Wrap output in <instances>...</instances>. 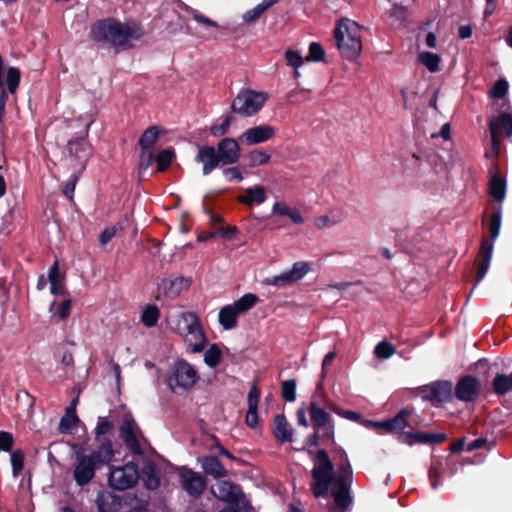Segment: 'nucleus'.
<instances>
[{"label":"nucleus","mask_w":512,"mask_h":512,"mask_svg":"<svg viewBox=\"0 0 512 512\" xmlns=\"http://www.w3.org/2000/svg\"><path fill=\"white\" fill-rule=\"evenodd\" d=\"M259 397V389L255 385L252 386L248 393V407H258Z\"/></svg>","instance_id":"nucleus-60"},{"label":"nucleus","mask_w":512,"mask_h":512,"mask_svg":"<svg viewBox=\"0 0 512 512\" xmlns=\"http://www.w3.org/2000/svg\"><path fill=\"white\" fill-rule=\"evenodd\" d=\"M71 308V300L67 299L59 304L53 303L51 306V312L60 319H66L71 313Z\"/></svg>","instance_id":"nucleus-44"},{"label":"nucleus","mask_w":512,"mask_h":512,"mask_svg":"<svg viewBox=\"0 0 512 512\" xmlns=\"http://www.w3.org/2000/svg\"><path fill=\"white\" fill-rule=\"evenodd\" d=\"M171 329L183 340L185 349L190 354L204 351L208 339L199 316L193 312H181L171 319Z\"/></svg>","instance_id":"nucleus-3"},{"label":"nucleus","mask_w":512,"mask_h":512,"mask_svg":"<svg viewBox=\"0 0 512 512\" xmlns=\"http://www.w3.org/2000/svg\"><path fill=\"white\" fill-rule=\"evenodd\" d=\"M269 95L266 92L246 89L238 93L232 102V110L242 117H251L258 113Z\"/></svg>","instance_id":"nucleus-6"},{"label":"nucleus","mask_w":512,"mask_h":512,"mask_svg":"<svg viewBox=\"0 0 512 512\" xmlns=\"http://www.w3.org/2000/svg\"><path fill=\"white\" fill-rule=\"evenodd\" d=\"M267 199L266 189L262 185H254L246 188L243 194L237 196V201L248 207L261 205Z\"/></svg>","instance_id":"nucleus-25"},{"label":"nucleus","mask_w":512,"mask_h":512,"mask_svg":"<svg viewBox=\"0 0 512 512\" xmlns=\"http://www.w3.org/2000/svg\"><path fill=\"white\" fill-rule=\"evenodd\" d=\"M493 389L499 395H505L512 390V374H497L493 380Z\"/></svg>","instance_id":"nucleus-37"},{"label":"nucleus","mask_w":512,"mask_h":512,"mask_svg":"<svg viewBox=\"0 0 512 512\" xmlns=\"http://www.w3.org/2000/svg\"><path fill=\"white\" fill-rule=\"evenodd\" d=\"M502 223V208L501 205H496L493 208L492 215L489 219V239L482 241V278L486 274L493 249H494V242L499 236L500 228Z\"/></svg>","instance_id":"nucleus-8"},{"label":"nucleus","mask_w":512,"mask_h":512,"mask_svg":"<svg viewBox=\"0 0 512 512\" xmlns=\"http://www.w3.org/2000/svg\"><path fill=\"white\" fill-rule=\"evenodd\" d=\"M120 437L134 454L141 455L143 453V447L147 441L135 420L130 416L125 417L122 422Z\"/></svg>","instance_id":"nucleus-10"},{"label":"nucleus","mask_w":512,"mask_h":512,"mask_svg":"<svg viewBox=\"0 0 512 512\" xmlns=\"http://www.w3.org/2000/svg\"><path fill=\"white\" fill-rule=\"evenodd\" d=\"M180 479L183 489L190 496L198 497L203 493L206 483L199 473L183 468L180 472Z\"/></svg>","instance_id":"nucleus-19"},{"label":"nucleus","mask_w":512,"mask_h":512,"mask_svg":"<svg viewBox=\"0 0 512 512\" xmlns=\"http://www.w3.org/2000/svg\"><path fill=\"white\" fill-rule=\"evenodd\" d=\"M270 154L262 150H252L247 154L248 167L255 168L266 165L270 161Z\"/></svg>","instance_id":"nucleus-40"},{"label":"nucleus","mask_w":512,"mask_h":512,"mask_svg":"<svg viewBox=\"0 0 512 512\" xmlns=\"http://www.w3.org/2000/svg\"><path fill=\"white\" fill-rule=\"evenodd\" d=\"M275 128L270 125H259L251 127L244 131L240 136V140L247 145H256L266 142L275 136Z\"/></svg>","instance_id":"nucleus-20"},{"label":"nucleus","mask_w":512,"mask_h":512,"mask_svg":"<svg viewBox=\"0 0 512 512\" xmlns=\"http://www.w3.org/2000/svg\"><path fill=\"white\" fill-rule=\"evenodd\" d=\"M215 233L222 238L231 239L237 233V228L235 226L218 227Z\"/></svg>","instance_id":"nucleus-58"},{"label":"nucleus","mask_w":512,"mask_h":512,"mask_svg":"<svg viewBox=\"0 0 512 512\" xmlns=\"http://www.w3.org/2000/svg\"><path fill=\"white\" fill-rule=\"evenodd\" d=\"M509 84L506 79L500 78L495 84L492 86L488 95L492 99L503 98L508 92Z\"/></svg>","instance_id":"nucleus-45"},{"label":"nucleus","mask_w":512,"mask_h":512,"mask_svg":"<svg viewBox=\"0 0 512 512\" xmlns=\"http://www.w3.org/2000/svg\"><path fill=\"white\" fill-rule=\"evenodd\" d=\"M272 214L287 217L293 224L300 225L304 223V218L300 210L296 207L289 206L285 202H275L272 206Z\"/></svg>","instance_id":"nucleus-26"},{"label":"nucleus","mask_w":512,"mask_h":512,"mask_svg":"<svg viewBox=\"0 0 512 512\" xmlns=\"http://www.w3.org/2000/svg\"><path fill=\"white\" fill-rule=\"evenodd\" d=\"M258 300L257 295L248 293L233 304L222 307L218 315L220 325L225 330L233 329L237 325L238 316L254 307Z\"/></svg>","instance_id":"nucleus-7"},{"label":"nucleus","mask_w":512,"mask_h":512,"mask_svg":"<svg viewBox=\"0 0 512 512\" xmlns=\"http://www.w3.org/2000/svg\"><path fill=\"white\" fill-rule=\"evenodd\" d=\"M420 393L424 399L431 401L432 404L441 405L452 399L453 387L449 381H438L423 386Z\"/></svg>","instance_id":"nucleus-15"},{"label":"nucleus","mask_w":512,"mask_h":512,"mask_svg":"<svg viewBox=\"0 0 512 512\" xmlns=\"http://www.w3.org/2000/svg\"><path fill=\"white\" fill-rule=\"evenodd\" d=\"M395 352V347L387 341L379 342L374 349V354L379 359H388L393 356Z\"/></svg>","instance_id":"nucleus-43"},{"label":"nucleus","mask_w":512,"mask_h":512,"mask_svg":"<svg viewBox=\"0 0 512 512\" xmlns=\"http://www.w3.org/2000/svg\"><path fill=\"white\" fill-rule=\"evenodd\" d=\"M97 467L93 456H88L87 454L77 455L73 468V479L76 484L80 487L89 484L95 476Z\"/></svg>","instance_id":"nucleus-14"},{"label":"nucleus","mask_w":512,"mask_h":512,"mask_svg":"<svg viewBox=\"0 0 512 512\" xmlns=\"http://www.w3.org/2000/svg\"><path fill=\"white\" fill-rule=\"evenodd\" d=\"M24 453L21 450H15L11 453V465L13 476L17 477L24 467Z\"/></svg>","instance_id":"nucleus-51"},{"label":"nucleus","mask_w":512,"mask_h":512,"mask_svg":"<svg viewBox=\"0 0 512 512\" xmlns=\"http://www.w3.org/2000/svg\"><path fill=\"white\" fill-rule=\"evenodd\" d=\"M343 221L340 212L331 210L329 213L314 218L313 225L318 230H324L332 226L338 225Z\"/></svg>","instance_id":"nucleus-32"},{"label":"nucleus","mask_w":512,"mask_h":512,"mask_svg":"<svg viewBox=\"0 0 512 512\" xmlns=\"http://www.w3.org/2000/svg\"><path fill=\"white\" fill-rule=\"evenodd\" d=\"M160 311L156 305H148L141 313V322L146 327H153L157 324Z\"/></svg>","instance_id":"nucleus-39"},{"label":"nucleus","mask_w":512,"mask_h":512,"mask_svg":"<svg viewBox=\"0 0 512 512\" xmlns=\"http://www.w3.org/2000/svg\"><path fill=\"white\" fill-rule=\"evenodd\" d=\"M503 107L504 109L490 120V133L494 149L499 148L501 136H512V110L508 104Z\"/></svg>","instance_id":"nucleus-12"},{"label":"nucleus","mask_w":512,"mask_h":512,"mask_svg":"<svg viewBox=\"0 0 512 512\" xmlns=\"http://www.w3.org/2000/svg\"><path fill=\"white\" fill-rule=\"evenodd\" d=\"M478 388L479 382L476 377L464 376L456 385L455 395L461 401H471L476 397Z\"/></svg>","instance_id":"nucleus-23"},{"label":"nucleus","mask_w":512,"mask_h":512,"mask_svg":"<svg viewBox=\"0 0 512 512\" xmlns=\"http://www.w3.org/2000/svg\"><path fill=\"white\" fill-rule=\"evenodd\" d=\"M112 423L105 418H100L97 427H96V435H106L112 430Z\"/></svg>","instance_id":"nucleus-56"},{"label":"nucleus","mask_w":512,"mask_h":512,"mask_svg":"<svg viewBox=\"0 0 512 512\" xmlns=\"http://www.w3.org/2000/svg\"><path fill=\"white\" fill-rule=\"evenodd\" d=\"M143 481L148 489H156L159 485V478L156 474V471L151 467L144 469Z\"/></svg>","instance_id":"nucleus-53"},{"label":"nucleus","mask_w":512,"mask_h":512,"mask_svg":"<svg viewBox=\"0 0 512 512\" xmlns=\"http://www.w3.org/2000/svg\"><path fill=\"white\" fill-rule=\"evenodd\" d=\"M222 353L219 347L216 344H211L209 348L204 353V363L211 367L215 368L221 361Z\"/></svg>","instance_id":"nucleus-42"},{"label":"nucleus","mask_w":512,"mask_h":512,"mask_svg":"<svg viewBox=\"0 0 512 512\" xmlns=\"http://www.w3.org/2000/svg\"><path fill=\"white\" fill-rule=\"evenodd\" d=\"M173 158H174V152L172 150H170V149L162 150L156 156L157 170L160 172L165 171L172 163Z\"/></svg>","instance_id":"nucleus-48"},{"label":"nucleus","mask_w":512,"mask_h":512,"mask_svg":"<svg viewBox=\"0 0 512 512\" xmlns=\"http://www.w3.org/2000/svg\"><path fill=\"white\" fill-rule=\"evenodd\" d=\"M79 419L76 415L74 405H70L66 408L65 415L61 418L59 423V431L62 434L71 433L73 429L77 427Z\"/></svg>","instance_id":"nucleus-33"},{"label":"nucleus","mask_w":512,"mask_h":512,"mask_svg":"<svg viewBox=\"0 0 512 512\" xmlns=\"http://www.w3.org/2000/svg\"><path fill=\"white\" fill-rule=\"evenodd\" d=\"M159 134V129L156 126H152L146 129L139 139V145L142 148L139 166L143 169H147L152 162L153 152L151 148L156 143Z\"/></svg>","instance_id":"nucleus-17"},{"label":"nucleus","mask_w":512,"mask_h":512,"mask_svg":"<svg viewBox=\"0 0 512 512\" xmlns=\"http://www.w3.org/2000/svg\"><path fill=\"white\" fill-rule=\"evenodd\" d=\"M20 71L16 67H10L6 74V84L10 93H15L20 82Z\"/></svg>","instance_id":"nucleus-47"},{"label":"nucleus","mask_w":512,"mask_h":512,"mask_svg":"<svg viewBox=\"0 0 512 512\" xmlns=\"http://www.w3.org/2000/svg\"><path fill=\"white\" fill-rule=\"evenodd\" d=\"M273 433L275 438L280 442H289L292 440L293 430L284 415H276L274 417Z\"/></svg>","instance_id":"nucleus-30"},{"label":"nucleus","mask_w":512,"mask_h":512,"mask_svg":"<svg viewBox=\"0 0 512 512\" xmlns=\"http://www.w3.org/2000/svg\"><path fill=\"white\" fill-rule=\"evenodd\" d=\"M334 38L346 58H355L362 51V27L351 19L343 18L337 22Z\"/></svg>","instance_id":"nucleus-4"},{"label":"nucleus","mask_w":512,"mask_h":512,"mask_svg":"<svg viewBox=\"0 0 512 512\" xmlns=\"http://www.w3.org/2000/svg\"><path fill=\"white\" fill-rule=\"evenodd\" d=\"M245 422L249 427H255L258 424L257 407H248Z\"/></svg>","instance_id":"nucleus-57"},{"label":"nucleus","mask_w":512,"mask_h":512,"mask_svg":"<svg viewBox=\"0 0 512 512\" xmlns=\"http://www.w3.org/2000/svg\"><path fill=\"white\" fill-rule=\"evenodd\" d=\"M230 122L231 117L228 116L221 124L213 125L210 129L211 134L216 137L224 135L229 129Z\"/></svg>","instance_id":"nucleus-55"},{"label":"nucleus","mask_w":512,"mask_h":512,"mask_svg":"<svg viewBox=\"0 0 512 512\" xmlns=\"http://www.w3.org/2000/svg\"><path fill=\"white\" fill-rule=\"evenodd\" d=\"M139 479L138 467L129 462L120 467L111 468L109 484L112 488L123 491L132 488Z\"/></svg>","instance_id":"nucleus-9"},{"label":"nucleus","mask_w":512,"mask_h":512,"mask_svg":"<svg viewBox=\"0 0 512 512\" xmlns=\"http://www.w3.org/2000/svg\"><path fill=\"white\" fill-rule=\"evenodd\" d=\"M116 232L117 228L115 226L108 227L103 230L99 237L100 243L102 245H106L116 235Z\"/></svg>","instance_id":"nucleus-59"},{"label":"nucleus","mask_w":512,"mask_h":512,"mask_svg":"<svg viewBox=\"0 0 512 512\" xmlns=\"http://www.w3.org/2000/svg\"><path fill=\"white\" fill-rule=\"evenodd\" d=\"M336 355H337L336 351H331L325 355L323 362H322V373H321L322 378H325V376L327 375V369L331 365V363L334 361Z\"/></svg>","instance_id":"nucleus-61"},{"label":"nucleus","mask_w":512,"mask_h":512,"mask_svg":"<svg viewBox=\"0 0 512 512\" xmlns=\"http://www.w3.org/2000/svg\"><path fill=\"white\" fill-rule=\"evenodd\" d=\"M325 405H326V407L329 410H331L332 412H334L338 416L343 417L345 419H348V420H351V421H354V422H358L362 418L361 415L358 412H354V411H351V410H343L336 403H334L333 401L326 400L325 401Z\"/></svg>","instance_id":"nucleus-41"},{"label":"nucleus","mask_w":512,"mask_h":512,"mask_svg":"<svg viewBox=\"0 0 512 512\" xmlns=\"http://www.w3.org/2000/svg\"><path fill=\"white\" fill-rule=\"evenodd\" d=\"M217 155L223 165L236 163L241 156V149L234 138H224L217 144Z\"/></svg>","instance_id":"nucleus-18"},{"label":"nucleus","mask_w":512,"mask_h":512,"mask_svg":"<svg viewBox=\"0 0 512 512\" xmlns=\"http://www.w3.org/2000/svg\"><path fill=\"white\" fill-rule=\"evenodd\" d=\"M204 472L214 478H223L227 475V470L221 464L218 458L214 456H204L198 458Z\"/></svg>","instance_id":"nucleus-27"},{"label":"nucleus","mask_w":512,"mask_h":512,"mask_svg":"<svg viewBox=\"0 0 512 512\" xmlns=\"http://www.w3.org/2000/svg\"><path fill=\"white\" fill-rule=\"evenodd\" d=\"M310 266L307 262H296L291 269L282 272L279 275L267 278L264 283L269 286H287L300 281L309 272Z\"/></svg>","instance_id":"nucleus-13"},{"label":"nucleus","mask_w":512,"mask_h":512,"mask_svg":"<svg viewBox=\"0 0 512 512\" xmlns=\"http://www.w3.org/2000/svg\"><path fill=\"white\" fill-rule=\"evenodd\" d=\"M68 149L72 156L81 161H86L90 156V146L85 138L70 141Z\"/></svg>","instance_id":"nucleus-34"},{"label":"nucleus","mask_w":512,"mask_h":512,"mask_svg":"<svg viewBox=\"0 0 512 512\" xmlns=\"http://www.w3.org/2000/svg\"><path fill=\"white\" fill-rule=\"evenodd\" d=\"M190 280L184 277L165 278L158 285L159 291L169 299H175L190 287Z\"/></svg>","instance_id":"nucleus-21"},{"label":"nucleus","mask_w":512,"mask_h":512,"mask_svg":"<svg viewBox=\"0 0 512 512\" xmlns=\"http://www.w3.org/2000/svg\"><path fill=\"white\" fill-rule=\"evenodd\" d=\"M14 444L13 435L9 432L0 431V452H9Z\"/></svg>","instance_id":"nucleus-54"},{"label":"nucleus","mask_w":512,"mask_h":512,"mask_svg":"<svg viewBox=\"0 0 512 512\" xmlns=\"http://www.w3.org/2000/svg\"><path fill=\"white\" fill-rule=\"evenodd\" d=\"M325 50L318 42H312L309 45L308 56L306 57L307 61L320 62L325 59Z\"/></svg>","instance_id":"nucleus-49"},{"label":"nucleus","mask_w":512,"mask_h":512,"mask_svg":"<svg viewBox=\"0 0 512 512\" xmlns=\"http://www.w3.org/2000/svg\"><path fill=\"white\" fill-rule=\"evenodd\" d=\"M418 60L432 73L438 72L440 69L441 58L438 54L426 51L420 52L418 54Z\"/></svg>","instance_id":"nucleus-36"},{"label":"nucleus","mask_w":512,"mask_h":512,"mask_svg":"<svg viewBox=\"0 0 512 512\" xmlns=\"http://www.w3.org/2000/svg\"><path fill=\"white\" fill-rule=\"evenodd\" d=\"M193 18L198 23H201V24H204V25H207V26H211V27H217L216 22H214L213 20L205 17L204 15L195 13Z\"/></svg>","instance_id":"nucleus-63"},{"label":"nucleus","mask_w":512,"mask_h":512,"mask_svg":"<svg viewBox=\"0 0 512 512\" xmlns=\"http://www.w3.org/2000/svg\"><path fill=\"white\" fill-rule=\"evenodd\" d=\"M196 161L203 166V174H210L220 163L216 149L212 146H202L196 155Z\"/></svg>","instance_id":"nucleus-24"},{"label":"nucleus","mask_w":512,"mask_h":512,"mask_svg":"<svg viewBox=\"0 0 512 512\" xmlns=\"http://www.w3.org/2000/svg\"><path fill=\"white\" fill-rule=\"evenodd\" d=\"M313 484L311 486L315 497H326L331 487L334 502L339 509H346L352 502L350 487L352 484V468L347 457L338 466L337 475H333V464L324 450L317 452L312 469Z\"/></svg>","instance_id":"nucleus-1"},{"label":"nucleus","mask_w":512,"mask_h":512,"mask_svg":"<svg viewBox=\"0 0 512 512\" xmlns=\"http://www.w3.org/2000/svg\"><path fill=\"white\" fill-rule=\"evenodd\" d=\"M281 393L286 401L293 402L296 399V381L294 379L284 381L281 385Z\"/></svg>","instance_id":"nucleus-50"},{"label":"nucleus","mask_w":512,"mask_h":512,"mask_svg":"<svg viewBox=\"0 0 512 512\" xmlns=\"http://www.w3.org/2000/svg\"><path fill=\"white\" fill-rule=\"evenodd\" d=\"M199 380L197 367L183 358H178L168 370L166 384L172 392L184 393L194 388Z\"/></svg>","instance_id":"nucleus-5"},{"label":"nucleus","mask_w":512,"mask_h":512,"mask_svg":"<svg viewBox=\"0 0 512 512\" xmlns=\"http://www.w3.org/2000/svg\"><path fill=\"white\" fill-rule=\"evenodd\" d=\"M211 493L218 500L230 505H238L243 497L240 486L226 480H220L213 485Z\"/></svg>","instance_id":"nucleus-16"},{"label":"nucleus","mask_w":512,"mask_h":512,"mask_svg":"<svg viewBox=\"0 0 512 512\" xmlns=\"http://www.w3.org/2000/svg\"><path fill=\"white\" fill-rule=\"evenodd\" d=\"M143 28L134 22L121 23L112 19L97 22L92 29L93 39L107 42L120 49H129L144 36Z\"/></svg>","instance_id":"nucleus-2"},{"label":"nucleus","mask_w":512,"mask_h":512,"mask_svg":"<svg viewBox=\"0 0 512 512\" xmlns=\"http://www.w3.org/2000/svg\"><path fill=\"white\" fill-rule=\"evenodd\" d=\"M277 0H263L253 9L248 10L243 15L245 22H254L257 20L268 8L276 3Z\"/></svg>","instance_id":"nucleus-38"},{"label":"nucleus","mask_w":512,"mask_h":512,"mask_svg":"<svg viewBox=\"0 0 512 512\" xmlns=\"http://www.w3.org/2000/svg\"><path fill=\"white\" fill-rule=\"evenodd\" d=\"M224 175L227 177L228 180L233 181H241L243 179V175L240 172V170L236 167L226 168L224 170Z\"/></svg>","instance_id":"nucleus-62"},{"label":"nucleus","mask_w":512,"mask_h":512,"mask_svg":"<svg viewBox=\"0 0 512 512\" xmlns=\"http://www.w3.org/2000/svg\"><path fill=\"white\" fill-rule=\"evenodd\" d=\"M308 411L314 430L326 439H333L335 427L331 415L316 399L311 400Z\"/></svg>","instance_id":"nucleus-11"},{"label":"nucleus","mask_w":512,"mask_h":512,"mask_svg":"<svg viewBox=\"0 0 512 512\" xmlns=\"http://www.w3.org/2000/svg\"><path fill=\"white\" fill-rule=\"evenodd\" d=\"M297 421L300 426H303V427L309 426L305 411L302 408L297 410Z\"/></svg>","instance_id":"nucleus-64"},{"label":"nucleus","mask_w":512,"mask_h":512,"mask_svg":"<svg viewBox=\"0 0 512 512\" xmlns=\"http://www.w3.org/2000/svg\"><path fill=\"white\" fill-rule=\"evenodd\" d=\"M410 416L411 413L408 410H401L394 418L391 419L392 432L397 433L398 436L401 433H407L408 431H405V429L411 427V423L409 421Z\"/></svg>","instance_id":"nucleus-35"},{"label":"nucleus","mask_w":512,"mask_h":512,"mask_svg":"<svg viewBox=\"0 0 512 512\" xmlns=\"http://www.w3.org/2000/svg\"><path fill=\"white\" fill-rule=\"evenodd\" d=\"M48 280L51 293L54 295H64L66 293L64 275L59 271L58 261H55L49 268Z\"/></svg>","instance_id":"nucleus-29"},{"label":"nucleus","mask_w":512,"mask_h":512,"mask_svg":"<svg viewBox=\"0 0 512 512\" xmlns=\"http://www.w3.org/2000/svg\"><path fill=\"white\" fill-rule=\"evenodd\" d=\"M444 433L407 432L401 433L398 440L407 445L414 444H438L445 441Z\"/></svg>","instance_id":"nucleus-22"},{"label":"nucleus","mask_w":512,"mask_h":512,"mask_svg":"<svg viewBox=\"0 0 512 512\" xmlns=\"http://www.w3.org/2000/svg\"><path fill=\"white\" fill-rule=\"evenodd\" d=\"M480 447V438L474 439L470 443L466 444L465 438H461L458 441L454 442L451 445L452 452H458L461 450L472 451L474 449H478Z\"/></svg>","instance_id":"nucleus-52"},{"label":"nucleus","mask_w":512,"mask_h":512,"mask_svg":"<svg viewBox=\"0 0 512 512\" xmlns=\"http://www.w3.org/2000/svg\"><path fill=\"white\" fill-rule=\"evenodd\" d=\"M88 456H93L97 466L109 464L115 455L113 444L109 439H103L98 448Z\"/></svg>","instance_id":"nucleus-28"},{"label":"nucleus","mask_w":512,"mask_h":512,"mask_svg":"<svg viewBox=\"0 0 512 512\" xmlns=\"http://www.w3.org/2000/svg\"><path fill=\"white\" fill-rule=\"evenodd\" d=\"M506 181L496 173L491 172L489 180V194L498 203H501L506 196Z\"/></svg>","instance_id":"nucleus-31"},{"label":"nucleus","mask_w":512,"mask_h":512,"mask_svg":"<svg viewBox=\"0 0 512 512\" xmlns=\"http://www.w3.org/2000/svg\"><path fill=\"white\" fill-rule=\"evenodd\" d=\"M284 58L287 65L291 66L293 69H299L306 60L302 55L295 50L287 49L284 53Z\"/></svg>","instance_id":"nucleus-46"}]
</instances>
